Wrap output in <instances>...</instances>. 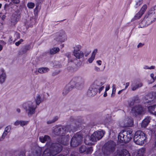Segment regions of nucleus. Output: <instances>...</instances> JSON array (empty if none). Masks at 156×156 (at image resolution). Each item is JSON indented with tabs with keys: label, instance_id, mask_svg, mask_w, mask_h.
Segmentation results:
<instances>
[{
	"label": "nucleus",
	"instance_id": "61",
	"mask_svg": "<svg viewBox=\"0 0 156 156\" xmlns=\"http://www.w3.org/2000/svg\"><path fill=\"white\" fill-rule=\"evenodd\" d=\"M58 73H56V72H53L52 73V76H55V75H56Z\"/></svg>",
	"mask_w": 156,
	"mask_h": 156
},
{
	"label": "nucleus",
	"instance_id": "60",
	"mask_svg": "<svg viewBox=\"0 0 156 156\" xmlns=\"http://www.w3.org/2000/svg\"><path fill=\"white\" fill-rule=\"evenodd\" d=\"M37 7L38 6H37L35 9H34V10L35 12L37 11Z\"/></svg>",
	"mask_w": 156,
	"mask_h": 156
},
{
	"label": "nucleus",
	"instance_id": "9",
	"mask_svg": "<svg viewBox=\"0 0 156 156\" xmlns=\"http://www.w3.org/2000/svg\"><path fill=\"white\" fill-rule=\"evenodd\" d=\"M55 40L60 42H64L67 39V36L65 31L61 30L55 34Z\"/></svg>",
	"mask_w": 156,
	"mask_h": 156
},
{
	"label": "nucleus",
	"instance_id": "32",
	"mask_svg": "<svg viewBox=\"0 0 156 156\" xmlns=\"http://www.w3.org/2000/svg\"><path fill=\"white\" fill-rule=\"evenodd\" d=\"M147 8V6L146 5L144 4V5L142 8H141L140 11L141 13H142L143 14L144 13V12L146 11Z\"/></svg>",
	"mask_w": 156,
	"mask_h": 156
},
{
	"label": "nucleus",
	"instance_id": "6",
	"mask_svg": "<svg viewBox=\"0 0 156 156\" xmlns=\"http://www.w3.org/2000/svg\"><path fill=\"white\" fill-rule=\"evenodd\" d=\"M116 146L115 143L112 140H109L104 145L102 151L104 154L108 155L112 153L115 150Z\"/></svg>",
	"mask_w": 156,
	"mask_h": 156
},
{
	"label": "nucleus",
	"instance_id": "41",
	"mask_svg": "<svg viewBox=\"0 0 156 156\" xmlns=\"http://www.w3.org/2000/svg\"><path fill=\"white\" fill-rule=\"evenodd\" d=\"M23 41V39H21L19 40V41L16 42L15 43V44L17 46H18L20 45V44H21L22 43V42Z\"/></svg>",
	"mask_w": 156,
	"mask_h": 156
},
{
	"label": "nucleus",
	"instance_id": "8",
	"mask_svg": "<svg viewBox=\"0 0 156 156\" xmlns=\"http://www.w3.org/2000/svg\"><path fill=\"white\" fill-rule=\"evenodd\" d=\"M23 107L27 112H28V115L29 116L34 113L37 106L34 105L31 101H29L24 103Z\"/></svg>",
	"mask_w": 156,
	"mask_h": 156
},
{
	"label": "nucleus",
	"instance_id": "63",
	"mask_svg": "<svg viewBox=\"0 0 156 156\" xmlns=\"http://www.w3.org/2000/svg\"><path fill=\"white\" fill-rule=\"evenodd\" d=\"M153 80V82H154L156 80V78H155V76L153 78H152Z\"/></svg>",
	"mask_w": 156,
	"mask_h": 156
},
{
	"label": "nucleus",
	"instance_id": "4",
	"mask_svg": "<svg viewBox=\"0 0 156 156\" xmlns=\"http://www.w3.org/2000/svg\"><path fill=\"white\" fill-rule=\"evenodd\" d=\"M132 129H127L126 130H122L119 134L118 139L120 143L126 144L132 139L133 134Z\"/></svg>",
	"mask_w": 156,
	"mask_h": 156
},
{
	"label": "nucleus",
	"instance_id": "33",
	"mask_svg": "<svg viewBox=\"0 0 156 156\" xmlns=\"http://www.w3.org/2000/svg\"><path fill=\"white\" fill-rule=\"evenodd\" d=\"M58 117L57 116L55 117L52 120H49L47 122V123L48 124H51L55 122L58 119Z\"/></svg>",
	"mask_w": 156,
	"mask_h": 156
},
{
	"label": "nucleus",
	"instance_id": "26",
	"mask_svg": "<svg viewBox=\"0 0 156 156\" xmlns=\"http://www.w3.org/2000/svg\"><path fill=\"white\" fill-rule=\"evenodd\" d=\"M144 19L145 20L146 22V23L147 25H150L153 22V20H152L151 18H148L147 16L146 15L145 16Z\"/></svg>",
	"mask_w": 156,
	"mask_h": 156
},
{
	"label": "nucleus",
	"instance_id": "53",
	"mask_svg": "<svg viewBox=\"0 0 156 156\" xmlns=\"http://www.w3.org/2000/svg\"><path fill=\"white\" fill-rule=\"evenodd\" d=\"M97 62L99 65H101V64L102 62L101 60H98L97 61Z\"/></svg>",
	"mask_w": 156,
	"mask_h": 156
},
{
	"label": "nucleus",
	"instance_id": "54",
	"mask_svg": "<svg viewBox=\"0 0 156 156\" xmlns=\"http://www.w3.org/2000/svg\"><path fill=\"white\" fill-rule=\"evenodd\" d=\"M155 68V66H151L150 67L147 68V69H154Z\"/></svg>",
	"mask_w": 156,
	"mask_h": 156
},
{
	"label": "nucleus",
	"instance_id": "1",
	"mask_svg": "<svg viewBox=\"0 0 156 156\" xmlns=\"http://www.w3.org/2000/svg\"><path fill=\"white\" fill-rule=\"evenodd\" d=\"M70 126L69 125L66 126H60L55 128V134L57 136H60L61 140L58 141L62 144L66 145L68 143L69 136V134L65 136L66 132H70Z\"/></svg>",
	"mask_w": 156,
	"mask_h": 156
},
{
	"label": "nucleus",
	"instance_id": "17",
	"mask_svg": "<svg viewBox=\"0 0 156 156\" xmlns=\"http://www.w3.org/2000/svg\"><path fill=\"white\" fill-rule=\"evenodd\" d=\"M150 120L151 118L150 117H146L143 120L141 125V126L142 127H146L150 122Z\"/></svg>",
	"mask_w": 156,
	"mask_h": 156
},
{
	"label": "nucleus",
	"instance_id": "7",
	"mask_svg": "<svg viewBox=\"0 0 156 156\" xmlns=\"http://www.w3.org/2000/svg\"><path fill=\"white\" fill-rule=\"evenodd\" d=\"M104 83L96 81L94 82L90 87L87 93V94L89 97H93L98 93V88L104 84Z\"/></svg>",
	"mask_w": 156,
	"mask_h": 156
},
{
	"label": "nucleus",
	"instance_id": "52",
	"mask_svg": "<svg viewBox=\"0 0 156 156\" xmlns=\"http://www.w3.org/2000/svg\"><path fill=\"white\" fill-rule=\"evenodd\" d=\"M94 69H95V70H96V71H99L100 70V68H99L97 67V66H95V67Z\"/></svg>",
	"mask_w": 156,
	"mask_h": 156
},
{
	"label": "nucleus",
	"instance_id": "38",
	"mask_svg": "<svg viewBox=\"0 0 156 156\" xmlns=\"http://www.w3.org/2000/svg\"><path fill=\"white\" fill-rule=\"evenodd\" d=\"M81 46L80 45H76L74 47V50L73 52L80 51V50L81 49Z\"/></svg>",
	"mask_w": 156,
	"mask_h": 156
},
{
	"label": "nucleus",
	"instance_id": "56",
	"mask_svg": "<svg viewBox=\"0 0 156 156\" xmlns=\"http://www.w3.org/2000/svg\"><path fill=\"white\" fill-rule=\"evenodd\" d=\"M154 75L153 73H152L150 74V76L152 78H153L154 77Z\"/></svg>",
	"mask_w": 156,
	"mask_h": 156
},
{
	"label": "nucleus",
	"instance_id": "13",
	"mask_svg": "<svg viewBox=\"0 0 156 156\" xmlns=\"http://www.w3.org/2000/svg\"><path fill=\"white\" fill-rule=\"evenodd\" d=\"M132 111L136 115H139L143 112V108L140 105H135L132 108Z\"/></svg>",
	"mask_w": 156,
	"mask_h": 156
},
{
	"label": "nucleus",
	"instance_id": "30",
	"mask_svg": "<svg viewBox=\"0 0 156 156\" xmlns=\"http://www.w3.org/2000/svg\"><path fill=\"white\" fill-rule=\"evenodd\" d=\"M87 147L85 145H82L80 147L79 152L81 153H83L86 151Z\"/></svg>",
	"mask_w": 156,
	"mask_h": 156
},
{
	"label": "nucleus",
	"instance_id": "49",
	"mask_svg": "<svg viewBox=\"0 0 156 156\" xmlns=\"http://www.w3.org/2000/svg\"><path fill=\"white\" fill-rule=\"evenodd\" d=\"M9 5L7 4H5L4 5V9L5 10H6L9 7Z\"/></svg>",
	"mask_w": 156,
	"mask_h": 156
},
{
	"label": "nucleus",
	"instance_id": "19",
	"mask_svg": "<svg viewBox=\"0 0 156 156\" xmlns=\"http://www.w3.org/2000/svg\"><path fill=\"white\" fill-rule=\"evenodd\" d=\"M11 129V126L10 125L7 126L5 128V131L4 132L2 136V139H4L5 138V136L7 135V133L10 131Z\"/></svg>",
	"mask_w": 156,
	"mask_h": 156
},
{
	"label": "nucleus",
	"instance_id": "35",
	"mask_svg": "<svg viewBox=\"0 0 156 156\" xmlns=\"http://www.w3.org/2000/svg\"><path fill=\"white\" fill-rule=\"evenodd\" d=\"M27 7L29 9H32L34 8L35 6V4L32 2H28L27 4Z\"/></svg>",
	"mask_w": 156,
	"mask_h": 156
},
{
	"label": "nucleus",
	"instance_id": "45",
	"mask_svg": "<svg viewBox=\"0 0 156 156\" xmlns=\"http://www.w3.org/2000/svg\"><path fill=\"white\" fill-rule=\"evenodd\" d=\"M94 58L95 57L91 56L90 58H89L88 60L89 63H91L94 60Z\"/></svg>",
	"mask_w": 156,
	"mask_h": 156
},
{
	"label": "nucleus",
	"instance_id": "16",
	"mask_svg": "<svg viewBox=\"0 0 156 156\" xmlns=\"http://www.w3.org/2000/svg\"><path fill=\"white\" fill-rule=\"evenodd\" d=\"M20 14H15L12 17L11 22L14 25L16 24L20 18Z\"/></svg>",
	"mask_w": 156,
	"mask_h": 156
},
{
	"label": "nucleus",
	"instance_id": "2",
	"mask_svg": "<svg viewBox=\"0 0 156 156\" xmlns=\"http://www.w3.org/2000/svg\"><path fill=\"white\" fill-rule=\"evenodd\" d=\"M60 144L52 143L49 148L45 149L42 156H54L60 153L62 150L63 147Z\"/></svg>",
	"mask_w": 156,
	"mask_h": 156
},
{
	"label": "nucleus",
	"instance_id": "55",
	"mask_svg": "<svg viewBox=\"0 0 156 156\" xmlns=\"http://www.w3.org/2000/svg\"><path fill=\"white\" fill-rule=\"evenodd\" d=\"M107 94L106 91H105V92L104 93L103 96L104 97H106L107 96Z\"/></svg>",
	"mask_w": 156,
	"mask_h": 156
},
{
	"label": "nucleus",
	"instance_id": "62",
	"mask_svg": "<svg viewBox=\"0 0 156 156\" xmlns=\"http://www.w3.org/2000/svg\"><path fill=\"white\" fill-rule=\"evenodd\" d=\"M16 111L20 113V110L19 108H17L16 109Z\"/></svg>",
	"mask_w": 156,
	"mask_h": 156
},
{
	"label": "nucleus",
	"instance_id": "28",
	"mask_svg": "<svg viewBox=\"0 0 156 156\" xmlns=\"http://www.w3.org/2000/svg\"><path fill=\"white\" fill-rule=\"evenodd\" d=\"M6 75L5 73H2L1 75H0V83H3L5 79Z\"/></svg>",
	"mask_w": 156,
	"mask_h": 156
},
{
	"label": "nucleus",
	"instance_id": "51",
	"mask_svg": "<svg viewBox=\"0 0 156 156\" xmlns=\"http://www.w3.org/2000/svg\"><path fill=\"white\" fill-rule=\"evenodd\" d=\"M129 82L126 83L125 87V88L123 90H125L129 86Z\"/></svg>",
	"mask_w": 156,
	"mask_h": 156
},
{
	"label": "nucleus",
	"instance_id": "34",
	"mask_svg": "<svg viewBox=\"0 0 156 156\" xmlns=\"http://www.w3.org/2000/svg\"><path fill=\"white\" fill-rule=\"evenodd\" d=\"M93 151V149L92 147H90L88 148L87 147V150L86 152L87 154H91Z\"/></svg>",
	"mask_w": 156,
	"mask_h": 156
},
{
	"label": "nucleus",
	"instance_id": "36",
	"mask_svg": "<svg viewBox=\"0 0 156 156\" xmlns=\"http://www.w3.org/2000/svg\"><path fill=\"white\" fill-rule=\"evenodd\" d=\"M142 85L143 84L142 83H139L135 86L133 87L132 88V90L133 91L135 90L139 87H141Z\"/></svg>",
	"mask_w": 156,
	"mask_h": 156
},
{
	"label": "nucleus",
	"instance_id": "3",
	"mask_svg": "<svg viewBox=\"0 0 156 156\" xmlns=\"http://www.w3.org/2000/svg\"><path fill=\"white\" fill-rule=\"evenodd\" d=\"M83 80L80 77H76L72 79L69 83L67 85L64 89L62 94L63 95L66 94L69 91L71 90L74 87L79 89L78 85L82 86Z\"/></svg>",
	"mask_w": 156,
	"mask_h": 156
},
{
	"label": "nucleus",
	"instance_id": "29",
	"mask_svg": "<svg viewBox=\"0 0 156 156\" xmlns=\"http://www.w3.org/2000/svg\"><path fill=\"white\" fill-rule=\"evenodd\" d=\"M42 153V150L41 148H38L35 151V154L34 156H40Z\"/></svg>",
	"mask_w": 156,
	"mask_h": 156
},
{
	"label": "nucleus",
	"instance_id": "11",
	"mask_svg": "<svg viewBox=\"0 0 156 156\" xmlns=\"http://www.w3.org/2000/svg\"><path fill=\"white\" fill-rule=\"evenodd\" d=\"M146 15L154 22L156 20V5L151 8Z\"/></svg>",
	"mask_w": 156,
	"mask_h": 156
},
{
	"label": "nucleus",
	"instance_id": "21",
	"mask_svg": "<svg viewBox=\"0 0 156 156\" xmlns=\"http://www.w3.org/2000/svg\"><path fill=\"white\" fill-rule=\"evenodd\" d=\"M49 70V69L46 67H41L38 68V72L41 74L45 73Z\"/></svg>",
	"mask_w": 156,
	"mask_h": 156
},
{
	"label": "nucleus",
	"instance_id": "47",
	"mask_svg": "<svg viewBox=\"0 0 156 156\" xmlns=\"http://www.w3.org/2000/svg\"><path fill=\"white\" fill-rule=\"evenodd\" d=\"M20 120H16L14 123V125L16 126H18L19 124L20 125Z\"/></svg>",
	"mask_w": 156,
	"mask_h": 156
},
{
	"label": "nucleus",
	"instance_id": "24",
	"mask_svg": "<svg viewBox=\"0 0 156 156\" xmlns=\"http://www.w3.org/2000/svg\"><path fill=\"white\" fill-rule=\"evenodd\" d=\"M145 151V148L140 149L138 151L137 156H144Z\"/></svg>",
	"mask_w": 156,
	"mask_h": 156
},
{
	"label": "nucleus",
	"instance_id": "46",
	"mask_svg": "<svg viewBox=\"0 0 156 156\" xmlns=\"http://www.w3.org/2000/svg\"><path fill=\"white\" fill-rule=\"evenodd\" d=\"M11 1L14 4H17L20 2V0H11Z\"/></svg>",
	"mask_w": 156,
	"mask_h": 156
},
{
	"label": "nucleus",
	"instance_id": "58",
	"mask_svg": "<svg viewBox=\"0 0 156 156\" xmlns=\"http://www.w3.org/2000/svg\"><path fill=\"white\" fill-rule=\"evenodd\" d=\"M5 15H3L2 17V20H4L5 19Z\"/></svg>",
	"mask_w": 156,
	"mask_h": 156
},
{
	"label": "nucleus",
	"instance_id": "27",
	"mask_svg": "<svg viewBox=\"0 0 156 156\" xmlns=\"http://www.w3.org/2000/svg\"><path fill=\"white\" fill-rule=\"evenodd\" d=\"M143 14L140 12L139 11L136 13L133 19V20L139 19L142 16Z\"/></svg>",
	"mask_w": 156,
	"mask_h": 156
},
{
	"label": "nucleus",
	"instance_id": "15",
	"mask_svg": "<svg viewBox=\"0 0 156 156\" xmlns=\"http://www.w3.org/2000/svg\"><path fill=\"white\" fill-rule=\"evenodd\" d=\"M115 156H130V154L126 149L118 150Z\"/></svg>",
	"mask_w": 156,
	"mask_h": 156
},
{
	"label": "nucleus",
	"instance_id": "5",
	"mask_svg": "<svg viewBox=\"0 0 156 156\" xmlns=\"http://www.w3.org/2000/svg\"><path fill=\"white\" fill-rule=\"evenodd\" d=\"M147 135L141 130H138L135 133L133 140L137 144L142 145L147 140Z\"/></svg>",
	"mask_w": 156,
	"mask_h": 156
},
{
	"label": "nucleus",
	"instance_id": "39",
	"mask_svg": "<svg viewBox=\"0 0 156 156\" xmlns=\"http://www.w3.org/2000/svg\"><path fill=\"white\" fill-rule=\"evenodd\" d=\"M143 2V0H138L137 2H136L135 5V7L137 8L139 7L140 5H141Z\"/></svg>",
	"mask_w": 156,
	"mask_h": 156
},
{
	"label": "nucleus",
	"instance_id": "22",
	"mask_svg": "<svg viewBox=\"0 0 156 156\" xmlns=\"http://www.w3.org/2000/svg\"><path fill=\"white\" fill-rule=\"evenodd\" d=\"M74 55L76 58L80 59L82 58L84 56L83 53L81 51L73 52Z\"/></svg>",
	"mask_w": 156,
	"mask_h": 156
},
{
	"label": "nucleus",
	"instance_id": "37",
	"mask_svg": "<svg viewBox=\"0 0 156 156\" xmlns=\"http://www.w3.org/2000/svg\"><path fill=\"white\" fill-rule=\"evenodd\" d=\"M36 103L37 105H39L41 102V97L39 94L38 95L36 99Z\"/></svg>",
	"mask_w": 156,
	"mask_h": 156
},
{
	"label": "nucleus",
	"instance_id": "42",
	"mask_svg": "<svg viewBox=\"0 0 156 156\" xmlns=\"http://www.w3.org/2000/svg\"><path fill=\"white\" fill-rule=\"evenodd\" d=\"M128 105L130 107L133 106L135 103L134 101H133L132 99L131 101H128Z\"/></svg>",
	"mask_w": 156,
	"mask_h": 156
},
{
	"label": "nucleus",
	"instance_id": "59",
	"mask_svg": "<svg viewBox=\"0 0 156 156\" xmlns=\"http://www.w3.org/2000/svg\"><path fill=\"white\" fill-rule=\"evenodd\" d=\"M3 46L0 44V51H1L3 49Z\"/></svg>",
	"mask_w": 156,
	"mask_h": 156
},
{
	"label": "nucleus",
	"instance_id": "44",
	"mask_svg": "<svg viewBox=\"0 0 156 156\" xmlns=\"http://www.w3.org/2000/svg\"><path fill=\"white\" fill-rule=\"evenodd\" d=\"M98 51V50L97 49H95L93 51V52L92 53L91 56L95 57V55L97 53Z\"/></svg>",
	"mask_w": 156,
	"mask_h": 156
},
{
	"label": "nucleus",
	"instance_id": "64",
	"mask_svg": "<svg viewBox=\"0 0 156 156\" xmlns=\"http://www.w3.org/2000/svg\"><path fill=\"white\" fill-rule=\"evenodd\" d=\"M61 48H63L64 46V44H62L61 45Z\"/></svg>",
	"mask_w": 156,
	"mask_h": 156
},
{
	"label": "nucleus",
	"instance_id": "12",
	"mask_svg": "<svg viewBox=\"0 0 156 156\" xmlns=\"http://www.w3.org/2000/svg\"><path fill=\"white\" fill-rule=\"evenodd\" d=\"M94 134H92L90 136L88 135L86 136L84 139V143L86 144L91 145L92 144L91 142H95V138L94 136Z\"/></svg>",
	"mask_w": 156,
	"mask_h": 156
},
{
	"label": "nucleus",
	"instance_id": "23",
	"mask_svg": "<svg viewBox=\"0 0 156 156\" xmlns=\"http://www.w3.org/2000/svg\"><path fill=\"white\" fill-rule=\"evenodd\" d=\"M59 50L60 49L58 48L54 47L50 49V53L51 55H53L58 52Z\"/></svg>",
	"mask_w": 156,
	"mask_h": 156
},
{
	"label": "nucleus",
	"instance_id": "50",
	"mask_svg": "<svg viewBox=\"0 0 156 156\" xmlns=\"http://www.w3.org/2000/svg\"><path fill=\"white\" fill-rule=\"evenodd\" d=\"M144 44H142V43H139V44L137 45V47L138 48H140V47H142V46H143L144 45Z\"/></svg>",
	"mask_w": 156,
	"mask_h": 156
},
{
	"label": "nucleus",
	"instance_id": "31",
	"mask_svg": "<svg viewBox=\"0 0 156 156\" xmlns=\"http://www.w3.org/2000/svg\"><path fill=\"white\" fill-rule=\"evenodd\" d=\"M30 45H25L23 49L22 52L23 53H26L27 51L30 49Z\"/></svg>",
	"mask_w": 156,
	"mask_h": 156
},
{
	"label": "nucleus",
	"instance_id": "57",
	"mask_svg": "<svg viewBox=\"0 0 156 156\" xmlns=\"http://www.w3.org/2000/svg\"><path fill=\"white\" fill-rule=\"evenodd\" d=\"M25 153H23V152H22V154H20V155H19V156H25Z\"/></svg>",
	"mask_w": 156,
	"mask_h": 156
},
{
	"label": "nucleus",
	"instance_id": "20",
	"mask_svg": "<svg viewBox=\"0 0 156 156\" xmlns=\"http://www.w3.org/2000/svg\"><path fill=\"white\" fill-rule=\"evenodd\" d=\"M40 141L42 143H44L48 140L51 139L50 137L48 135H45L44 137L40 136L39 138Z\"/></svg>",
	"mask_w": 156,
	"mask_h": 156
},
{
	"label": "nucleus",
	"instance_id": "18",
	"mask_svg": "<svg viewBox=\"0 0 156 156\" xmlns=\"http://www.w3.org/2000/svg\"><path fill=\"white\" fill-rule=\"evenodd\" d=\"M148 110L150 113L156 115V105L149 106Z\"/></svg>",
	"mask_w": 156,
	"mask_h": 156
},
{
	"label": "nucleus",
	"instance_id": "48",
	"mask_svg": "<svg viewBox=\"0 0 156 156\" xmlns=\"http://www.w3.org/2000/svg\"><path fill=\"white\" fill-rule=\"evenodd\" d=\"M104 86H102L99 89L98 88V90H99V93H100L101 91L104 89Z\"/></svg>",
	"mask_w": 156,
	"mask_h": 156
},
{
	"label": "nucleus",
	"instance_id": "25",
	"mask_svg": "<svg viewBox=\"0 0 156 156\" xmlns=\"http://www.w3.org/2000/svg\"><path fill=\"white\" fill-rule=\"evenodd\" d=\"M148 25H147L146 23V22L144 19L139 24V27L140 28H143L144 27H146Z\"/></svg>",
	"mask_w": 156,
	"mask_h": 156
},
{
	"label": "nucleus",
	"instance_id": "10",
	"mask_svg": "<svg viewBox=\"0 0 156 156\" xmlns=\"http://www.w3.org/2000/svg\"><path fill=\"white\" fill-rule=\"evenodd\" d=\"M81 141V136L78 134H75L72 138L70 141L71 147H76L79 145Z\"/></svg>",
	"mask_w": 156,
	"mask_h": 156
},
{
	"label": "nucleus",
	"instance_id": "40",
	"mask_svg": "<svg viewBox=\"0 0 156 156\" xmlns=\"http://www.w3.org/2000/svg\"><path fill=\"white\" fill-rule=\"evenodd\" d=\"M20 125L22 126H23L25 125H26L28 124V121L20 120Z\"/></svg>",
	"mask_w": 156,
	"mask_h": 156
},
{
	"label": "nucleus",
	"instance_id": "14",
	"mask_svg": "<svg viewBox=\"0 0 156 156\" xmlns=\"http://www.w3.org/2000/svg\"><path fill=\"white\" fill-rule=\"evenodd\" d=\"M105 133V132L103 130L94 132L92 134H94V136L95 138V142L97 141V139L98 140L101 139L103 137Z\"/></svg>",
	"mask_w": 156,
	"mask_h": 156
},
{
	"label": "nucleus",
	"instance_id": "43",
	"mask_svg": "<svg viewBox=\"0 0 156 156\" xmlns=\"http://www.w3.org/2000/svg\"><path fill=\"white\" fill-rule=\"evenodd\" d=\"M132 100L133 101H134V102L135 103H137V102L138 103L139 102V101H140V100H139V99L138 97L137 96L134 97L133 98V99H132Z\"/></svg>",
	"mask_w": 156,
	"mask_h": 156
}]
</instances>
